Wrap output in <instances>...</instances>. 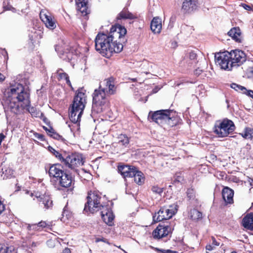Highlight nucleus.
I'll use <instances>...</instances> for the list:
<instances>
[{"label":"nucleus","instance_id":"ddd939ff","mask_svg":"<svg viewBox=\"0 0 253 253\" xmlns=\"http://www.w3.org/2000/svg\"><path fill=\"white\" fill-rule=\"evenodd\" d=\"M215 62L222 69L228 70L232 69L228 51H224L215 54Z\"/></svg>","mask_w":253,"mask_h":253},{"label":"nucleus","instance_id":"09e8293b","mask_svg":"<svg viewBox=\"0 0 253 253\" xmlns=\"http://www.w3.org/2000/svg\"><path fill=\"white\" fill-rule=\"evenodd\" d=\"M64 80H65L66 81V84L68 85V86L69 87H70V88H71V89L72 90H73L74 88L72 85V84H71V83L70 81V79H69V75L67 77V78H66L65 79H64Z\"/></svg>","mask_w":253,"mask_h":253},{"label":"nucleus","instance_id":"c03bdc74","mask_svg":"<svg viewBox=\"0 0 253 253\" xmlns=\"http://www.w3.org/2000/svg\"><path fill=\"white\" fill-rule=\"evenodd\" d=\"M3 8L4 10H14L15 8L12 6L10 4L4 1L3 3Z\"/></svg>","mask_w":253,"mask_h":253},{"label":"nucleus","instance_id":"49530a36","mask_svg":"<svg viewBox=\"0 0 253 253\" xmlns=\"http://www.w3.org/2000/svg\"><path fill=\"white\" fill-rule=\"evenodd\" d=\"M39 117H40L46 125H49L50 124V122L48 119L42 113H40V116Z\"/></svg>","mask_w":253,"mask_h":253},{"label":"nucleus","instance_id":"603ef678","mask_svg":"<svg viewBox=\"0 0 253 253\" xmlns=\"http://www.w3.org/2000/svg\"><path fill=\"white\" fill-rule=\"evenodd\" d=\"M4 205L0 200V214L1 213L4 211Z\"/></svg>","mask_w":253,"mask_h":253},{"label":"nucleus","instance_id":"e2e57ef3","mask_svg":"<svg viewBox=\"0 0 253 253\" xmlns=\"http://www.w3.org/2000/svg\"><path fill=\"white\" fill-rule=\"evenodd\" d=\"M231 253H237L236 251H232Z\"/></svg>","mask_w":253,"mask_h":253},{"label":"nucleus","instance_id":"bf43d9fd","mask_svg":"<svg viewBox=\"0 0 253 253\" xmlns=\"http://www.w3.org/2000/svg\"><path fill=\"white\" fill-rule=\"evenodd\" d=\"M249 77L253 79V67L251 69L249 73Z\"/></svg>","mask_w":253,"mask_h":253},{"label":"nucleus","instance_id":"f8f14e48","mask_svg":"<svg viewBox=\"0 0 253 253\" xmlns=\"http://www.w3.org/2000/svg\"><path fill=\"white\" fill-rule=\"evenodd\" d=\"M229 54L232 68L233 67L242 65L246 61V54L241 50H232L230 52H229Z\"/></svg>","mask_w":253,"mask_h":253},{"label":"nucleus","instance_id":"412c9836","mask_svg":"<svg viewBox=\"0 0 253 253\" xmlns=\"http://www.w3.org/2000/svg\"><path fill=\"white\" fill-rule=\"evenodd\" d=\"M138 18V16L136 13L130 12L127 9H123L117 15V20L122 19H136Z\"/></svg>","mask_w":253,"mask_h":253},{"label":"nucleus","instance_id":"473e14b6","mask_svg":"<svg viewBox=\"0 0 253 253\" xmlns=\"http://www.w3.org/2000/svg\"><path fill=\"white\" fill-rule=\"evenodd\" d=\"M190 218L193 220H198L202 218L203 214L201 212L194 209L190 212Z\"/></svg>","mask_w":253,"mask_h":253},{"label":"nucleus","instance_id":"13d9d810","mask_svg":"<svg viewBox=\"0 0 253 253\" xmlns=\"http://www.w3.org/2000/svg\"><path fill=\"white\" fill-rule=\"evenodd\" d=\"M71 253V250L68 248H65L63 250V252H62V253Z\"/></svg>","mask_w":253,"mask_h":253},{"label":"nucleus","instance_id":"423d86ee","mask_svg":"<svg viewBox=\"0 0 253 253\" xmlns=\"http://www.w3.org/2000/svg\"><path fill=\"white\" fill-rule=\"evenodd\" d=\"M235 129L234 123L228 119L217 121L213 127V132L219 137H224L232 133Z\"/></svg>","mask_w":253,"mask_h":253},{"label":"nucleus","instance_id":"5fc2aeb1","mask_svg":"<svg viewBox=\"0 0 253 253\" xmlns=\"http://www.w3.org/2000/svg\"><path fill=\"white\" fill-rule=\"evenodd\" d=\"M212 245L214 246H219V243H218L215 239L214 237H212Z\"/></svg>","mask_w":253,"mask_h":253},{"label":"nucleus","instance_id":"37998d69","mask_svg":"<svg viewBox=\"0 0 253 253\" xmlns=\"http://www.w3.org/2000/svg\"><path fill=\"white\" fill-rule=\"evenodd\" d=\"M152 191L156 194H158L161 195V193L163 192V188H160L158 186H153L151 188Z\"/></svg>","mask_w":253,"mask_h":253},{"label":"nucleus","instance_id":"0eeeda50","mask_svg":"<svg viewBox=\"0 0 253 253\" xmlns=\"http://www.w3.org/2000/svg\"><path fill=\"white\" fill-rule=\"evenodd\" d=\"M85 162L83 155L78 153L65 154L61 163L66 168L76 171L77 169L82 166Z\"/></svg>","mask_w":253,"mask_h":253},{"label":"nucleus","instance_id":"8fccbe9b","mask_svg":"<svg viewBox=\"0 0 253 253\" xmlns=\"http://www.w3.org/2000/svg\"><path fill=\"white\" fill-rule=\"evenodd\" d=\"M203 72V70L200 69L199 68H198L194 71V74L197 77H198L200 75H201Z\"/></svg>","mask_w":253,"mask_h":253},{"label":"nucleus","instance_id":"58836bf2","mask_svg":"<svg viewBox=\"0 0 253 253\" xmlns=\"http://www.w3.org/2000/svg\"><path fill=\"white\" fill-rule=\"evenodd\" d=\"M39 227L41 231L44 228L51 229L52 227V224L50 222H46L45 221H41L38 223Z\"/></svg>","mask_w":253,"mask_h":253},{"label":"nucleus","instance_id":"a878e982","mask_svg":"<svg viewBox=\"0 0 253 253\" xmlns=\"http://www.w3.org/2000/svg\"><path fill=\"white\" fill-rule=\"evenodd\" d=\"M105 81L106 86L108 88V90L106 91V93L109 95L114 94L116 92V87L115 85V79L111 77Z\"/></svg>","mask_w":253,"mask_h":253},{"label":"nucleus","instance_id":"864d4df0","mask_svg":"<svg viewBox=\"0 0 253 253\" xmlns=\"http://www.w3.org/2000/svg\"><path fill=\"white\" fill-rule=\"evenodd\" d=\"M246 94L253 98V90H248Z\"/></svg>","mask_w":253,"mask_h":253},{"label":"nucleus","instance_id":"2eb2a0df","mask_svg":"<svg viewBox=\"0 0 253 253\" xmlns=\"http://www.w3.org/2000/svg\"><path fill=\"white\" fill-rule=\"evenodd\" d=\"M138 168L134 166L120 163L117 166L118 171L124 179L132 178Z\"/></svg>","mask_w":253,"mask_h":253},{"label":"nucleus","instance_id":"a18cd8bd","mask_svg":"<svg viewBox=\"0 0 253 253\" xmlns=\"http://www.w3.org/2000/svg\"><path fill=\"white\" fill-rule=\"evenodd\" d=\"M99 242H103L105 243H106L108 245H110V243L109 242V240L103 237H98L95 238V242L98 243Z\"/></svg>","mask_w":253,"mask_h":253},{"label":"nucleus","instance_id":"3c124183","mask_svg":"<svg viewBox=\"0 0 253 253\" xmlns=\"http://www.w3.org/2000/svg\"><path fill=\"white\" fill-rule=\"evenodd\" d=\"M242 6L247 10H251L252 9V6L245 3L242 4Z\"/></svg>","mask_w":253,"mask_h":253},{"label":"nucleus","instance_id":"7ed1b4c3","mask_svg":"<svg viewBox=\"0 0 253 253\" xmlns=\"http://www.w3.org/2000/svg\"><path fill=\"white\" fill-rule=\"evenodd\" d=\"M48 172L52 179L53 185L58 190H73L75 180L71 174H68L62 169L60 164H56L50 166Z\"/></svg>","mask_w":253,"mask_h":253},{"label":"nucleus","instance_id":"a211bd4d","mask_svg":"<svg viewBox=\"0 0 253 253\" xmlns=\"http://www.w3.org/2000/svg\"><path fill=\"white\" fill-rule=\"evenodd\" d=\"M221 193L225 206L232 205L234 203V192L233 190L227 186H223Z\"/></svg>","mask_w":253,"mask_h":253},{"label":"nucleus","instance_id":"6ab92c4d","mask_svg":"<svg viewBox=\"0 0 253 253\" xmlns=\"http://www.w3.org/2000/svg\"><path fill=\"white\" fill-rule=\"evenodd\" d=\"M180 119L175 115V113L169 110V115L166 120L165 124L169 127H172L177 125L179 123Z\"/></svg>","mask_w":253,"mask_h":253},{"label":"nucleus","instance_id":"e433bc0d","mask_svg":"<svg viewBox=\"0 0 253 253\" xmlns=\"http://www.w3.org/2000/svg\"><path fill=\"white\" fill-rule=\"evenodd\" d=\"M186 195L189 200H196V191L194 188H188L186 191Z\"/></svg>","mask_w":253,"mask_h":253},{"label":"nucleus","instance_id":"4d7b16f0","mask_svg":"<svg viewBox=\"0 0 253 253\" xmlns=\"http://www.w3.org/2000/svg\"><path fill=\"white\" fill-rule=\"evenodd\" d=\"M77 46H75V47H71V49L69 50V51L72 53H75L77 54Z\"/></svg>","mask_w":253,"mask_h":253},{"label":"nucleus","instance_id":"6e6552de","mask_svg":"<svg viewBox=\"0 0 253 253\" xmlns=\"http://www.w3.org/2000/svg\"><path fill=\"white\" fill-rule=\"evenodd\" d=\"M106 89L99 85L92 94V108L97 113L103 112V106L107 102Z\"/></svg>","mask_w":253,"mask_h":253},{"label":"nucleus","instance_id":"f3484780","mask_svg":"<svg viewBox=\"0 0 253 253\" xmlns=\"http://www.w3.org/2000/svg\"><path fill=\"white\" fill-rule=\"evenodd\" d=\"M99 211H101V218L103 221L109 226H112L114 223L115 216L108 205H105Z\"/></svg>","mask_w":253,"mask_h":253},{"label":"nucleus","instance_id":"f704fd0d","mask_svg":"<svg viewBox=\"0 0 253 253\" xmlns=\"http://www.w3.org/2000/svg\"><path fill=\"white\" fill-rule=\"evenodd\" d=\"M48 150L61 163L64 157V155H63L59 151H56L52 147L49 146L48 147Z\"/></svg>","mask_w":253,"mask_h":253},{"label":"nucleus","instance_id":"20e7f679","mask_svg":"<svg viewBox=\"0 0 253 253\" xmlns=\"http://www.w3.org/2000/svg\"><path fill=\"white\" fill-rule=\"evenodd\" d=\"M86 90L83 88H79L76 92L72 104L69 108V118L74 123H80L84 110L86 103Z\"/></svg>","mask_w":253,"mask_h":253},{"label":"nucleus","instance_id":"4468645a","mask_svg":"<svg viewBox=\"0 0 253 253\" xmlns=\"http://www.w3.org/2000/svg\"><path fill=\"white\" fill-rule=\"evenodd\" d=\"M169 109L150 111L149 113L148 119L158 124H164L169 115Z\"/></svg>","mask_w":253,"mask_h":253},{"label":"nucleus","instance_id":"5701e85b","mask_svg":"<svg viewBox=\"0 0 253 253\" xmlns=\"http://www.w3.org/2000/svg\"><path fill=\"white\" fill-rule=\"evenodd\" d=\"M228 35L236 42H241L242 36L239 27H234L231 29L228 32Z\"/></svg>","mask_w":253,"mask_h":253},{"label":"nucleus","instance_id":"b1692460","mask_svg":"<svg viewBox=\"0 0 253 253\" xmlns=\"http://www.w3.org/2000/svg\"><path fill=\"white\" fill-rule=\"evenodd\" d=\"M42 127L46 131L47 135L50 137L62 142H64L66 141L62 136L58 134L51 126H50L49 128H47L45 126H43Z\"/></svg>","mask_w":253,"mask_h":253},{"label":"nucleus","instance_id":"f257e3e1","mask_svg":"<svg viewBox=\"0 0 253 253\" xmlns=\"http://www.w3.org/2000/svg\"><path fill=\"white\" fill-rule=\"evenodd\" d=\"M126 34V29L120 24L112 26L108 34L98 33L95 39L96 50L108 58L121 52L123 49L122 39Z\"/></svg>","mask_w":253,"mask_h":253},{"label":"nucleus","instance_id":"052dcab7","mask_svg":"<svg viewBox=\"0 0 253 253\" xmlns=\"http://www.w3.org/2000/svg\"><path fill=\"white\" fill-rule=\"evenodd\" d=\"M5 77L3 75L0 73V82H2L4 80Z\"/></svg>","mask_w":253,"mask_h":253},{"label":"nucleus","instance_id":"c9c22d12","mask_svg":"<svg viewBox=\"0 0 253 253\" xmlns=\"http://www.w3.org/2000/svg\"><path fill=\"white\" fill-rule=\"evenodd\" d=\"M2 174H3V179L10 178L14 174L13 170L9 168H5L4 169H2Z\"/></svg>","mask_w":253,"mask_h":253},{"label":"nucleus","instance_id":"2f4dec72","mask_svg":"<svg viewBox=\"0 0 253 253\" xmlns=\"http://www.w3.org/2000/svg\"><path fill=\"white\" fill-rule=\"evenodd\" d=\"M195 0H185L182 3V8L186 11L193 9L196 5Z\"/></svg>","mask_w":253,"mask_h":253},{"label":"nucleus","instance_id":"393cba45","mask_svg":"<svg viewBox=\"0 0 253 253\" xmlns=\"http://www.w3.org/2000/svg\"><path fill=\"white\" fill-rule=\"evenodd\" d=\"M242 225L245 228L253 231V212L248 213L243 218Z\"/></svg>","mask_w":253,"mask_h":253},{"label":"nucleus","instance_id":"1a4fd4ad","mask_svg":"<svg viewBox=\"0 0 253 253\" xmlns=\"http://www.w3.org/2000/svg\"><path fill=\"white\" fill-rule=\"evenodd\" d=\"M178 208L177 203L170 205L169 208H167L166 207H161L158 212L153 216V220L156 222L168 220L177 212Z\"/></svg>","mask_w":253,"mask_h":253},{"label":"nucleus","instance_id":"c85d7f7f","mask_svg":"<svg viewBox=\"0 0 253 253\" xmlns=\"http://www.w3.org/2000/svg\"><path fill=\"white\" fill-rule=\"evenodd\" d=\"M133 176L134 181L138 185H141L144 183L145 177L144 174L138 169Z\"/></svg>","mask_w":253,"mask_h":253},{"label":"nucleus","instance_id":"7c9ffc66","mask_svg":"<svg viewBox=\"0 0 253 253\" xmlns=\"http://www.w3.org/2000/svg\"><path fill=\"white\" fill-rule=\"evenodd\" d=\"M79 176L84 182L90 181L92 179V175L88 171L83 169L79 173Z\"/></svg>","mask_w":253,"mask_h":253},{"label":"nucleus","instance_id":"6e6d98bb","mask_svg":"<svg viewBox=\"0 0 253 253\" xmlns=\"http://www.w3.org/2000/svg\"><path fill=\"white\" fill-rule=\"evenodd\" d=\"M213 247L211 245H207L206 247V249L207 251H211L213 249Z\"/></svg>","mask_w":253,"mask_h":253},{"label":"nucleus","instance_id":"aec40b11","mask_svg":"<svg viewBox=\"0 0 253 253\" xmlns=\"http://www.w3.org/2000/svg\"><path fill=\"white\" fill-rule=\"evenodd\" d=\"M78 10L84 16H86L89 13L88 6V0H76Z\"/></svg>","mask_w":253,"mask_h":253},{"label":"nucleus","instance_id":"39448f33","mask_svg":"<svg viewBox=\"0 0 253 253\" xmlns=\"http://www.w3.org/2000/svg\"><path fill=\"white\" fill-rule=\"evenodd\" d=\"M105 197L96 189L90 190L87 192V202L85 203L84 211L93 213L99 211L106 205Z\"/></svg>","mask_w":253,"mask_h":253},{"label":"nucleus","instance_id":"72a5a7b5","mask_svg":"<svg viewBox=\"0 0 253 253\" xmlns=\"http://www.w3.org/2000/svg\"><path fill=\"white\" fill-rule=\"evenodd\" d=\"M185 59L186 60V62H188V60L191 61L189 63H195L197 61V55L194 51H190L186 54Z\"/></svg>","mask_w":253,"mask_h":253},{"label":"nucleus","instance_id":"4c0bfd02","mask_svg":"<svg viewBox=\"0 0 253 253\" xmlns=\"http://www.w3.org/2000/svg\"><path fill=\"white\" fill-rule=\"evenodd\" d=\"M230 87L235 89V90L239 92H242L244 94H246L248 89L243 86L238 84L236 83H232L230 84Z\"/></svg>","mask_w":253,"mask_h":253},{"label":"nucleus","instance_id":"f03ea898","mask_svg":"<svg viewBox=\"0 0 253 253\" xmlns=\"http://www.w3.org/2000/svg\"><path fill=\"white\" fill-rule=\"evenodd\" d=\"M4 102H8L7 109L14 114L19 111V103L23 109H26L33 117H38L41 112L36 108L31 106L30 93L23 84H17L10 86L7 97Z\"/></svg>","mask_w":253,"mask_h":253},{"label":"nucleus","instance_id":"9d476101","mask_svg":"<svg viewBox=\"0 0 253 253\" xmlns=\"http://www.w3.org/2000/svg\"><path fill=\"white\" fill-rule=\"evenodd\" d=\"M26 193L29 194L33 198L34 200L36 199L40 206H43L44 209L47 210L52 208L53 201L49 195L42 193L39 191H34L32 192L27 190Z\"/></svg>","mask_w":253,"mask_h":253},{"label":"nucleus","instance_id":"79ce46f5","mask_svg":"<svg viewBox=\"0 0 253 253\" xmlns=\"http://www.w3.org/2000/svg\"><path fill=\"white\" fill-rule=\"evenodd\" d=\"M27 228L29 231H41L39 227L38 224H29L27 227Z\"/></svg>","mask_w":253,"mask_h":253},{"label":"nucleus","instance_id":"cd10ccee","mask_svg":"<svg viewBox=\"0 0 253 253\" xmlns=\"http://www.w3.org/2000/svg\"><path fill=\"white\" fill-rule=\"evenodd\" d=\"M118 144L124 147H127L129 144L130 137L126 134H120L118 137Z\"/></svg>","mask_w":253,"mask_h":253},{"label":"nucleus","instance_id":"dca6fc26","mask_svg":"<svg viewBox=\"0 0 253 253\" xmlns=\"http://www.w3.org/2000/svg\"><path fill=\"white\" fill-rule=\"evenodd\" d=\"M40 17L47 28L51 30L56 28V20L50 13L47 11L42 10L40 13Z\"/></svg>","mask_w":253,"mask_h":253},{"label":"nucleus","instance_id":"4be33fe9","mask_svg":"<svg viewBox=\"0 0 253 253\" xmlns=\"http://www.w3.org/2000/svg\"><path fill=\"white\" fill-rule=\"evenodd\" d=\"M162 20L158 17H154L151 22L150 28L155 34H159L162 30Z\"/></svg>","mask_w":253,"mask_h":253},{"label":"nucleus","instance_id":"de8ad7c7","mask_svg":"<svg viewBox=\"0 0 253 253\" xmlns=\"http://www.w3.org/2000/svg\"><path fill=\"white\" fill-rule=\"evenodd\" d=\"M34 135L36 138H37L41 141L45 140L44 135L42 134L35 132L34 133Z\"/></svg>","mask_w":253,"mask_h":253},{"label":"nucleus","instance_id":"a19ab883","mask_svg":"<svg viewBox=\"0 0 253 253\" xmlns=\"http://www.w3.org/2000/svg\"><path fill=\"white\" fill-rule=\"evenodd\" d=\"M154 251H155L158 253H177V251H172L171 250H164V249H160L158 248L151 247Z\"/></svg>","mask_w":253,"mask_h":253},{"label":"nucleus","instance_id":"ea45409f","mask_svg":"<svg viewBox=\"0 0 253 253\" xmlns=\"http://www.w3.org/2000/svg\"><path fill=\"white\" fill-rule=\"evenodd\" d=\"M56 73L58 75L57 79L58 81L64 80L68 76V75L66 73L64 72L63 70L61 68H59L56 71Z\"/></svg>","mask_w":253,"mask_h":253},{"label":"nucleus","instance_id":"bb28decb","mask_svg":"<svg viewBox=\"0 0 253 253\" xmlns=\"http://www.w3.org/2000/svg\"><path fill=\"white\" fill-rule=\"evenodd\" d=\"M0 253H17V250L13 245L0 243Z\"/></svg>","mask_w":253,"mask_h":253},{"label":"nucleus","instance_id":"c756f323","mask_svg":"<svg viewBox=\"0 0 253 253\" xmlns=\"http://www.w3.org/2000/svg\"><path fill=\"white\" fill-rule=\"evenodd\" d=\"M244 139L253 140V128L247 126L239 133Z\"/></svg>","mask_w":253,"mask_h":253},{"label":"nucleus","instance_id":"9b49d317","mask_svg":"<svg viewBox=\"0 0 253 253\" xmlns=\"http://www.w3.org/2000/svg\"><path fill=\"white\" fill-rule=\"evenodd\" d=\"M173 228L168 222L159 224L153 230L152 236L156 240H160L167 237L171 234Z\"/></svg>","mask_w":253,"mask_h":253},{"label":"nucleus","instance_id":"680f3d73","mask_svg":"<svg viewBox=\"0 0 253 253\" xmlns=\"http://www.w3.org/2000/svg\"><path fill=\"white\" fill-rule=\"evenodd\" d=\"M67 212L68 211H67L64 210L62 213L63 215L64 216L65 215L66 216H67Z\"/></svg>","mask_w":253,"mask_h":253}]
</instances>
